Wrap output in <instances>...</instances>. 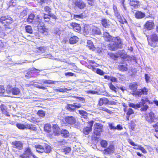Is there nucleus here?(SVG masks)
I'll use <instances>...</instances> for the list:
<instances>
[{
    "label": "nucleus",
    "instance_id": "1",
    "mask_svg": "<svg viewBox=\"0 0 158 158\" xmlns=\"http://www.w3.org/2000/svg\"><path fill=\"white\" fill-rule=\"evenodd\" d=\"M13 23V19L9 15L2 16L0 17V23L3 24L5 28L0 26V36L3 37L9 33L6 29H10V25Z\"/></svg>",
    "mask_w": 158,
    "mask_h": 158
},
{
    "label": "nucleus",
    "instance_id": "2",
    "mask_svg": "<svg viewBox=\"0 0 158 158\" xmlns=\"http://www.w3.org/2000/svg\"><path fill=\"white\" fill-rule=\"evenodd\" d=\"M113 43H109L107 45L108 49L110 51H115L118 49L123 48V42L122 40L119 36L115 37L113 41Z\"/></svg>",
    "mask_w": 158,
    "mask_h": 158
},
{
    "label": "nucleus",
    "instance_id": "3",
    "mask_svg": "<svg viewBox=\"0 0 158 158\" xmlns=\"http://www.w3.org/2000/svg\"><path fill=\"white\" fill-rule=\"evenodd\" d=\"M93 134L92 138L95 140H97L98 138L97 136L100 135L101 133L103 131V125L99 123H95L94 124Z\"/></svg>",
    "mask_w": 158,
    "mask_h": 158
},
{
    "label": "nucleus",
    "instance_id": "4",
    "mask_svg": "<svg viewBox=\"0 0 158 158\" xmlns=\"http://www.w3.org/2000/svg\"><path fill=\"white\" fill-rule=\"evenodd\" d=\"M148 44L154 48L158 46V35L155 33H152L147 38Z\"/></svg>",
    "mask_w": 158,
    "mask_h": 158
},
{
    "label": "nucleus",
    "instance_id": "5",
    "mask_svg": "<svg viewBox=\"0 0 158 158\" xmlns=\"http://www.w3.org/2000/svg\"><path fill=\"white\" fill-rule=\"evenodd\" d=\"M146 102L145 100L142 99L141 100V102L140 103L135 104L133 103L129 102L128 106L135 109L140 108L142 106L143 107L141 109H148V106L147 105L145 104Z\"/></svg>",
    "mask_w": 158,
    "mask_h": 158
},
{
    "label": "nucleus",
    "instance_id": "6",
    "mask_svg": "<svg viewBox=\"0 0 158 158\" xmlns=\"http://www.w3.org/2000/svg\"><path fill=\"white\" fill-rule=\"evenodd\" d=\"M145 118L146 120L150 123L155 122V120H157L158 118L156 117V115L154 113L151 111L145 114Z\"/></svg>",
    "mask_w": 158,
    "mask_h": 158
},
{
    "label": "nucleus",
    "instance_id": "7",
    "mask_svg": "<svg viewBox=\"0 0 158 158\" xmlns=\"http://www.w3.org/2000/svg\"><path fill=\"white\" fill-rule=\"evenodd\" d=\"M32 151L29 147L26 148L23 153L19 156V158H31L32 154Z\"/></svg>",
    "mask_w": 158,
    "mask_h": 158
},
{
    "label": "nucleus",
    "instance_id": "8",
    "mask_svg": "<svg viewBox=\"0 0 158 158\" xmlns=\"http://www.w3.org/2000/svg\"><path fill=\"white\" fill-rule=\"evenodd\" d=\"M73 3L75 6L80 9H84L86 7V2L82 0H73Z\"/></svg>",
    "mask_w": 158,
    "mask_h": 158
},
{
    "label": "nucleus",
    "instance_id": "9",
    "mask_svg": "<svg viewBox=\"0 0 158 158\" xmlns=\"http://www.w3.org/2000/svg\"><path fill=\"white\" fill-rule=\"evenodd\" d=\"M148 93V89L146 87H143L139 89V91L132 93V95L135 97H140L143 95H147Z\"/></svg>",
    "mask_w": 158,
    "mask_h": 158
},
{
    "label": "nucleus",
    "instance_id": "10",
    "mask_svg": "<svg viewBox=\"0 0 158 158\" xmlns=\"http://www.w3.org/2000/svg\"><path fill=\"white\" fill-rule=\"evenodd\" d=\"M114 146L113 144H110L108 147L103 150V153L105 155H109L114 152Z\"/></svg>",
    "mask_w": 158,
    "mask_h": 158
},
{
    "label": "nucleus",
    "instance_id": "11",
    "mask_svg": "<svg viewBox=\"0 0 158 158\" xmlns=\"http://www.w3.org/2000/svg\"><path fill=\"white\" fill-rule=\"evenodd\" d=\"M11 144L13 148L19 150H22L23 149V144L20 141H14L11 143Z\"/></svg>",
    "mask_w": 158,
    "mask_h": 158
},
{
    "label": "nucleus",
    "instance_id": "12",
    "mask_svg": "<svg viewBox=\"0 0 158 158\" xmlns=\"http://www.w3.org/2000/svg\"><path fill=\"white\" fill-rule=\"evenodd\" d=\"M155 26L154 23L153 21L149 20L147 21L145 23L144 27L148 30H151L154 29Z\"/></svg>",
    "mask_w": 158,
    "mask_h": 158
},
{
    "label": "nucleus",
    "instance_id": "13",
    "mask_svg": "<svg viewBox=\"0 0 158 158\" xmlns=\"http://www.w3.org/2000/svg\"><path fill=\"white\" fill-rule=\"evenodd\" d=\"M64 123L70 125H73L75 123L76 120L72 116H68L64 119Z\"/></svg>",
    "mask_w": 158,
    "mask_h": 158
},
{
    "label": "nucleus",
    "instance_id": "14",
    "mask_svg": "<svg viewBox=\"0 0 158 158\" xmlns=\"http://www.w3.org/2000/svg\"><path fill=\"white\" fill-rule=\"evenodd\" d=\"M35 71H38L39 72L41 71L40 70L37 69L34 67H32L28 70L27 73L25 75V77L27 78H29L32 77V74L34 73Z\"/></svg>",
    "mask_w": 158,
    "mask_h": 158
},
{
    "label": "nucleus",
    "instance_id": "15",
    "mask_svg": "<svg viewBox=\"0 0 158 158\" xmlns=\"http://www.w3.org/2000/svg\"><path fill=\"white\" fill-rule=\"evenodd\" d=\"M70 25L74 31L78 33L81 31V27L79 24L72 22L70 23Z\"/></svg>",
    "mask_w": 158,
    "mask_h": 158
},
{
    "label": "nucleus",
    "instance_id": "16",
    "mask_svg": "<svg viewBox=\"0 0 158 158\" xmlns=\"http://www.w3.org/2000/svg\"><path fill=\"white\" fill-rule=\"evenodd\" d=\"M117 18L118 21L119 23L122 24H127V22L124 16L121 15L120 13L115 16Z\"/></svg>",
    "mask_w": 158,
    "mask_h": 158
},
{
    "label": "nucleus",
    "instance_id": "17",
    "mask_svg": "<svg viewBox=\"0 0 158 158\" xmlns=\"http://www.w3.org/2000/svg\"><path fill=\"white\" fill-rule=\"evenodd\" d=\"M103 37L106 41L112 42L115 37H113L110 35L109 32H105L103 33Z\"/></svg>",
    "mask_w": 158,
    "mask_h": 158
},
{
    "label": "nucleus",
    "instance_id": "18",
    "mask_svg": "<svg viewBox=\"0 0 158 158\" xmlns=\"http://www.w3.org/2000/svg\"><path fill=\"white\" fill-rule=\"evenodd\" d=\"M109 103V101L107 98L103 97L100 98L98 101V106H101L103 104H107Z\"/></svg>",
    "mask_w": 158,
    "mask_h": 158
},
{
    "label": "nucleus",
    "instance_id": "19",
    "mask_svg": "<svg viewBox=\"0 0 158 158\" xmlns=\"http://www.w3.org/2000/svg\"><path fill=\"white\" fill-rule=\"evenodd\" d=\"M129 5L135 8L139 6V2L138 0H129Z\"/></svg>",
    "mask_w": 158,
    "mask_h": 158
},
{
    "label": "nucleus",
    "instance_id": "20",
    "mask_svg": "<svg viewBox=\"0 0 158 158\" xmlns=\"http://www.w3.org/2000/svg\"><path fill=\"white\" fill-rule=\"evenodd\" d=\"M53 133L55 135H59L60 134V129L57 125H53Z\"/></svg>",
    "mask_w": 158,
    "mask_h": 158
},
{
    "label": "nucleus",
    "instance_id": "21",
    "mask_svg": "<svg viewBox=\"0 0 158 158\" xmlns=\"http://www.w3.org/2000/svg\"><path fill=\"white\" fill-rule=\"evenodd\" d=\"M136 121L135 119L131 120L130 122L128 123V127L129 128L131 129V130H134L135 127L136 126Z\"/></svg>",
    "mask_w": 158,
    "mask_h": 158
},
{
    "label": "nucleus",
    "instance_id": "22",
    "mask_svg": "<svg viewBox=\"0 0 158 158\" xmlns=\"http://www.w3.org/2000/svg\"><path fill=\"white\" fill-rule=\"evenodd\" d=\"M101 23L102 25L105 28H109L110 26L109 21L105 18L101 20Z\"/></svg>",
    "mask_w": 158,
    "mask_h": 158
},
{
    "label": "nucleus",
    "instance_id": "23",
    "mask_svg": "<svg viewBox=\"0 0 158 158\" xmlns=\"http://www.w3.org/2000/svg\"><path fill=\"white\" fill-rule=\"evenodd\" d=\"M91 27L89 25H84L83 29V34L85 35H87L91 30Z\"/></svg>",
    "mask_w": 158,
    "mask_h": 158
},
{
    "label": "nucleus",
    "instance_id": "24",
    "mask_svg": "<svg viewBox=\"0 0 158 158\" xmlns=\"http://www.w3.org/2000/svg\"><path fill=\"white\" fill-rule=\"evenodd\" d=\"M138 86L137 82H134L131 83L129 85V89L132 91V93H134L135 91H137L136 90L137 89Z\"/></svg>",
    "mask_w": 158,
    "mask_h": 158
},
{
    "label": "nucleus",
    "instance_id": "25",
    "mask_svg": "<svg viewBox=\"0 0 158 158\" xmlns=\"http://www.w3.org/2000/svg\"><path fill=\"white\" fill-rule=\"evenodd\" d=\"M135 17L137 19H141L144 18L145 15L144 13H143L141 11H136L135 14Z\"/></svg>",
    "mask_w": 158,
    "mask_h": 158
},
{
    "label": "nucleus",
    "instance_id": "26",
    "mask_svg": "<svg viewBox=\"0 0 158 158\" xmlns=\"http://www.w3.org/2000/svg\"><path fill=\"white\" fill-rule=\"evenodd\" d=\"M79 40V38L77 36H72L69 39V41L70 44H74L77 43Z\"/></svg>",
    "mask_w": 158,
    "mask_h": 158
},
{
    "label": "nucleus",
    "instance_id": "27",
    "mask_svg": "<svg viewBox=\"0 0 158 158\" xmlns=\"http://www.w3.org/2000/svg\"><path fill=\"white\" fill-rule=\"evenodd\" d=\"M36 151L39 153H44V146L40 144H36L35 146Z\"/></svg>",
    "mask_w": 158,
    "mask_h": 158
},
{
    "label": "nucleus",
    "instance_id": "28",
    "mask_svg": "<svg viewBox=\"0 0 158 158\" xmlns=\"http://www.w3.org/2000/svg\"><path fill=\"white\" fill-rule=\"evenodd\" d=\"M81 105L80 104L74 103L73 104H68L67 109H78L81 107Z\"/></svg>",
    "mask_w": 158,
    "mask_h": 158
},
{
    "label": "nucleus",
    "instance_id": "29",
    "mask_svg": "<svg viewBox=\"0 0 158 158\" xmlns=\"http://www.w3.org/2000/svg\"><path fill=\"white\" fill-rule=\"evenodd\" d=\"M26 129L30 130L33 131H36L37 130V127L35 125L27 123L26 124Z\"/></svg>",
    "mask_w": 158,
    "mask_h": 158
},
{
    "label": "nucleus",
    "instance_id": "30",
    "mask_svg": "<svg viewBox=\"0 0 158 158\" xmlns=\"http://www.w3.org/2000/svg\"><path fill=\"white\" fill-rule=\"evenodd\" d=\"M110 58L114 60H116L119 57V53L116 52L115 53L109 52L108 54Z\"/></svg>",
    "mask_w": 158,
    "mask_h": 158
},
{
    "label": "nucleus",
    "instance_id": "31",
    "mask_svg": "<svg viewBox=\"0 0 158 158\" xmlns=\"http://www.w3.org/2000/svg\"><path fill=\"white\" fill-rule=\"evenodd\" d=\"M86 46L91 50L94 51L95 50V46L93 42L90 40H87Z\"/></svg>",
    "mask_w": 158,
    "mask_h": 158
},
{
    "label": "nucleus",
    "instance_id": "32",
    "mask_svg": "<svg viewBox=\"0 0 158 158\" xmlns=\"http://www.w3.org/2000/svg\"><path fill=\"white\" fill-rule=\"evenodd\" d=\"M11 92L13 95H17L19 94L20 91L19 88L14 87L11 89Z\"/></svg>",
    "mask_w": 158,
    "mask_h": 158
},
{
    "label": "nucleus",
    "instance_id": "33",
    "mask_svg": "<svg viewBox=\"0 0 158 158\" xmlns=\"http://www.w3.org/2000/svg\"><path fill=\"white\" fill-rule=\"evenodd\" d=\"M60 133L62 136L65 138L68 137L69 135V133L68 131L64 129H62Z\"/></svg>",
    "mask_w": 158,
    "mask_h": 158
},
{
    "label": "nucleus",
    "instance_id": "34",
    "mask_svg": "<svg viewBox=\"0 0 158 158\" xmlns=\"http://www.w3.org/2000/svg\"><path fill=\"white\" fill-rule=\"evenodd\" d=\"M51 126L50 124L47 123L44 125V130L45 132L48 133L50 132L51 131Z\"/></svg>",
    "mask_w": 158,
    "mask_h": 158
},
{
    "label": "nucleus",
    "instance_id": "35",
    "mask_svg": "<svg viewBox=\"0 0 158 158\" xmlns=\"http://www.w3.org/2000/svg\"><path fill=\"white\" fill-rule=\"evenodd\" d=\"M93 34L100 35L101 34V31L99 28L97 27H94L92 30Z\"/></svg>",
    "mask_w": 158,
    "mask_h": 158
},
{
    "label": "nucleus",
    "instance_id": "36",
    "mask_svg": "<svg viewBox=\"0 0 158 158\" xmlns=\"http://www.w3.org/2000/svg\"><path fill=\"white\" fill-rule=\"evenodd\" d=\"M44 152L47 153H50L52 150L51 147L47 144H45L44 147Z\"/></svg>",
    "mask_w": 158,
    "mask_h": 158
},
{
    "label": "nucleus",
    "instance_id": "37",
    "mask_svg": "<svg viewBox=\"0 0 158 158\" xmlns=\"http://www.w3.org/2000/svg\"><path fill=\"white\" fill-rule=\"evenodd\" d=\"M6 92V90L5 89L4 85H0V96H6L7 95L5 94Z\"/></svg>",
    "mask_w": 158,
    "mask_h": 158
},
{
    "label": "nucleus",
    "instance_id": "38",
    "mask_svg": "<svg viewBox=\"0 0 158 158\" xmlns=\"http://www.w3.org/2000/svg\"><path fill=\"white\" fill-rule=\"evenodd\" d=\"M39 31L40 32L45 35H47L48 33V29L46 28L44 26L40 28H39Z\"/></svg>",
    "mask_w": 158,
    "mask_h": 158
},
{
    "label": "nucleus",
    "instance_id": "39",
    "mask_svg": "<svg viewBox=\"0 0 158 158\" xmlns=\"http://www.w3.org/2000/svg\"><path fill=\"white\" fill-rule=\"evenodd\" d=\"M92 130V128L91 127H86L83 129V132L84 134L85 135H88L90 131Z\"/></svg>",
    "mask_w": 158,
    "mask_h": 158
},
{
    "label": "nucleus",
    "instance_id": "40",
    "mask_svg": "<svg viewBox=\"0 0 158 158\" xmlns=\"http://www.w3.org/2000/svg\"><path fill=\"white\" fill-rule=\"evenodd\" d=\"M35 17V15L33 13H31L28 16L27 19V21L29 23H31L33 22Z\"/></svg>",
    "mask_w": 158,
    "mask_h": 158
},
{
    "label": "nucleus",
    "instance_id": "41",
    "mask_svg": "<svg viewBox=\"0 0 158 158\" xmlns=\"http://www.w3.org/2000/svg\"><path fill=\"white\" fill-rule=\"evenodd\" d=\"M17 127L20 130H24L26 129V124L24 125L22 123H17L16 124Z\"/></svg>",
    "mask_w": 158,
    "mask_h": 158
},
{
    "label": "nucleus",
    "instance_id": "42",
    "mask_svg": "<svg viewBox=\"0 0 158 158\" xmlns=\"http://www.w3.org/2000/svg\"><path fill=\"white\" fill-rule=\"evenodd\" d=\"M79 114L81 115L83 118L87 119L88 114L86 112L83 110H79Z\"/></svg>",
    "mask_w": 158,
    "mask_h": 158
},
{
    "label": "nucleus",
    "instance_id": "43",
    "mask_svg": "<svg viewBox=\"0 0 158 158\" xmlns=\"http://www.w3.org/2000/svg\"><path fill=\"white\" fill-rule=\"evenodd\" d=\"M134 149L140 150L143 153H147V151L141 145H138V148H134Z\"/></svg>",
    "mask_w": 158,
    "mask_h": 158
},
{
    "label": "nucleus",
    "instance_id": "44",
    "mask_svg": "<svg viewBox=\"0 0 158 158\" xmlns=\"http://www.w3.org/2000/svg\"><path fill=\"white\" fill-rule=\"evenodd\" d=\"M74 18L76 19H83L85 17V16L83 15V13H81L79 15H74L73 16Z\"/></svg>",
    "mask_w": 158,
    "mask_h": 158
},
{
    "label": "nucleus",
    "instance_id": "45",
    "mask_svg": "<svg viewBox=\"0 0 158 158\" xmlns=\"http://www.w3.org/2000/svg\"><path fill=\"white\" fill-rule=\"evenodd\" d=\"M100 144L102 147L103 148H106L108 144L106 140L103 139L101 141Z\"/></svg>",
    "mask_w": 158,
    "mask_h": 158
},
{
    "label": "nucleus",
    "instance_id": "46",
    "mask_svg": "<svg viewBox=\"0 0 158 158\" xmlns=\"http://www.w3.org/2000/svg\"><path fill=\"white\" fill-rule=\"evenodd\" d=\"M25 30L27 32L30 34L32 33V29L31 26L27 25L25 26Z\"/></svg>",
    "mask_w": 158,
    "mask_h": 158
},
{
    "label": "nucleus",
    "instance_id": "47",
    "mask_svg": "<svg viewBox=\"0 0 158 158\" xmlns=\"http://www.w3.org/2000/svg\"><path fill=\"white\" fill-rule=\"evenodd\" d=\"M71 89L66 88H59L56 89V91L59 92H60L64 93L66 92L67 91H69Z\"/></svg>",
    "mask_w": 158,
    "mask_h": 158
},
{
    "label": "nucleus",
    "instance_id": "48",
    "mask_svg": "<svg viewBox=\"0 0 158 158\" xmlns=\"http://www.w3.org/2000/svg\"><path fill=\"white\" fill-rule=\"evenodd\" d=\"M37 114L39 116L43 117L45 116V112L42 110H40L38 111Z\"/></svg>",
    "mask_w": 158,
    "mask_h": 158
},
{
    "label": "nucleus",
    "instance_id": "49",
    "mask_svg": "<svg viewBox=\"0 0 158 158\" xmlns=\"http://www.w3.org/2000/svg\"><path fill=\"white\" fill-rule=\"evenodd\" d=\"M124 111L127 115L130 116L134 113L132 109H124Z\"/></svg>",
    "mask_w": 158,
    "mask_h": 158
},
{
    "label": "nucleus",
    "instance_id": "50",
    "mask_svg": "<svg viewBox=\"0 0 158 158\" xmlns=\"http://www.w3.org/2000/svg\"><path fill=\"white\" fill-rule=\"evenodd\" d=\"M87 3L90 6H95L96 1L95 0H86Z\"/></svg>",
    "mask_w": 158,
    "mask_h": 158
},
{
    "label": "nucleus",
    "instance_id": "51",
    "mask_svg": "<svg viewBox=\"0 0 158 158\" xmlns=\"http://www.w3.org/2000/svg\"><path fill=\"white\" fill-rule=\"evenodd\" d=\"M95 50H94V52H95L96 53H97L99 54H100L102 52V49L101 47H98L97 48H96L95 47Z\"/></svg>",
    "mask_w": 158,
    "mask_h": 158
},
{
    "label": "nucleus",
    "instance_id": "52",
    "mask_svg": "<svg viewBox=\"0 0 158 158\" xmlns=\"http://www.w3.org/2000/svg\"><path fill=\"white\" fill-rule=\"evenodd\" d=\"M43 83L44 84H55V81L51 80H46L42 81Z\"/></svg>",
    "mask_w": 158,
    "mask_h": 158
},
{
    "label": "nucleus",
    "instance_id": "53",
    "mask_svg": "<svg viewBox=\"0 0 158 158\" xmlns=\"http://www.w3.org/2000/svg\"><path fill=\"white\" fill-rule=\"evenodd\" d=\"M109 86L110 89L115 93L116 92V88L112 84V83H110L109 84Z\"/></svg>",
    "mask_w": 158,
    "mask_h": 158
},
{
    "label": "nucleus",
    "instance_id": "54",
    "mask_svg": "<svg viewBox=\"0 0 158 158\" xmlns=\"http://www.w3.org/2000/svg\"><path fill=\"white\" fill-rule=\"evenodd\" d=\"M44 11L47 12L48 14L51 13V9L50 7L48 6H46L44 7Z\"/></svg>",
    "mask_w": 158,
    "mask_h": 158
},
{
    "label": "nucleus",
    "instance_id": "55",
    "mask_svg": "<svg viewBox=\"0 0 158 158\" xmlns=\"http://www.w3.org/2000/svg\"><path fill=\"white\" fill-rule=\"evenodd\" d=\"M42 52H45L47 50V48L46 47H40L37 48Z\"/></svg>",
    "mask_w": 158,
    "mask_h": 158
},
{
    "label": "nucleus",
    "instance_id": "56",
    "mask_svg": "<svg viewBox=\"0 0 158 158\" xmlns=\"http://www.w3.org/2000/svg\"><path fill=\"white\" fill-rule=\"evenodd\" d=\"M120 70L122 71H127V67L123 65H120L119 66Z\"/></svg>",
    "mask_w": 158,
    "mask_h": 158
},
{
    "label": "nucleus",
    "instance_id": "57",
    "mask_svg": "<svg viewBox=\"0 0 158 158\" xmlns=\"http://www.w3.org/2000/svg\"><path fill=\"white\" fill-rule=\"evenodd\" d=\"M119 56L121 57L123 59H126L129 57V56L127 54L124 53L119 54Z\"/></svg>",
    "mask_w": 158,
    "mask_h": 158
},
{
    "label": "nucleus",
    "instance_id": "58",
    "mask_svg": "<svg viewBox=\"0 0 158 158\" xmlns=\"http://www.w3.org/2000/svg\"><path fill=\"white\" fill-rule=\"evenodd\" d=\"M113 8L114 14V16L119 13V12L117 10V8L116 6L115 5H114L113 6Z\"/></svg>",
    "mask_w": 158,
    "mask_h": 158
},
{
    "label": "nucleus",
    "instance_id": "59",
    "mask_svg": "<svg viewBox=\"0 0 158 158\" xmlns=\"http://www.w3.org/2000/svg\"><path fill=\"white\" fill-rule=\"evenodd\" d=\"M38 118H36L34 117H32L31 118L30 121L31 122L35 123H38L40 121L38 120Z\"/></svg>",
    "mask_w": 158,
    "mask_h": 158
},
{
    "label": "nucleus",
    "instance_id": "60",
    "mask_svg": "<svg viewBox=\"0 0 158 158\" xmlns=\"http://www.w3.org/2000/svg\"><path fill=\"white\" fill-rule=\"evenodd\" d=\"M71 151V149L70 147H66L63 149V152L66 154L69 153Z\"/></svg>",
    "mask_w": 158,
    "mask_h": 158
},
{
    "label": "nucleus",
    "instance_id": "61",
    "mask_svg": "<svg viewBox=\"0 0 158 158\" xmlns=\"http://www.w3.org/2000/svg\"><path fill=\"white\" fill-rule=\"evenodd\" d=\"M96 73L100 75H103L104 74V72L99 69L98 68L96 70Z\"/></svg>",
    "mask_w": 158,
    "mask_h": 158
},
{
    "label": "nucleus",
    "instance_id": "62",
    "mask_svg": "<svg viewBox=\"0 0 158 158\" xmlns=\"http://www.w3.org/2000/svg\"><path fill=\"white\" fill-rule=\"evenodd\" d=\"M152 127L155 128L156 132H158V121L152 125Z\"/></svg>",
    "mask_w": 158,
    "mask_h": 158
},
{
    "label": "nucleus",
    "instance_id": "63",
    "mask_svg": "<svg viewBox=\"0 0 158 158\" xmlns=\"http://www.w3.org/2000/svg\"><path fill=\"white\" fill-rule=\"evenodd\" d=\"M109 126L110 130H116L115 127L114 126V123H110L109 124Z\"/></svg>",
    "mask_w": 158,
    "mask_h": 158
},
{
    "label": "nucleus",
    "instance_id": "64",
    "mask_svg": "<svg viewBox=\"0 0 158 158\" xmlns=\"http://www.w3.org/2000/svg\"><path fill=\"white\" fill-rule=\"evenodd\" d=\"M128 142L131 145L134 146H138V145L137 144H136L133 141H132L131 139H129Z\"/></svg>",
    "mask_w": 158,
    "mask_h": 158
}]
</instances>
